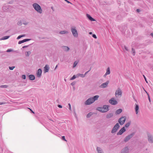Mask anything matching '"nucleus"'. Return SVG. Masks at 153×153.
Returning <instances> with one entry per match:
<instances>
[{"label": "nucleus", "mask_w": 153, "mask_h": 153, "mask_svg": "<svg viewBox=\"0 0 153 153\" xmlns=\"http://www.w3.org/2000/svg\"><path fill=\"white\" fill-rule=\"evenodd\" d=\"M9 37H10V36H4L1 38L0 39V40H3L7 39H8Z\"/></svg>", "instance_id": "bb28decb"}, {"label": "nucleus", "mask_w": 153, "mask_h": 153, "mask_svg": "<svg viewBox=\"0 0 153 153\" xmlns=\"http://www.w3.org/2000/svg\"><path fill=\"white\" fill-rule=\"evenodd\" d=\"M122 91L121 89L118 88L115 91V96L117 98L120 97L122 95Z\"/></svg>", "instance_id": "39448f33"}, {"label": "nucleus", "mask_w": 153, "mask_h": 153, "mask_svg": "<svg viewBox=\"0 0 153 153\" xmlns=\"http://www.w3.org/2000/svg\"><path fill=\"white\" fill-rule=\"evenodd\" d=\"M126 117H122L118 120V122L121 125H123L126 120Z\"/></svg>", "instance_id": "423d86ee"}, {"label": "nucleus", "mask_w": 153, "mask_h": 153, "mask_svg": "<svg viewBox=\"0 0 153 153\" xmlns=\"http://www.w3.org/2000/svg\"><path fill=\"white\" fill-rule=\"evenodd\" d=\"M64 80H65V81H66V79H64Z\"/></svg>", "instance_id": "338daca9"}, {"label": "nucleus", "mask_w": 153, "mask_h": 153, "mask_svg": "<svg viewBox=\"0 0 153 153\" xmlns=\"http://www.w3.org/2000/svg\"><path fill=\"white\" fill-rule=\"evenodd\" d=\"M77 77L80 76L81 77L83 78L85 77V75L83 74H77Z\"/></svg>", "instance_id": "cd10ccee"}, {"label": "nucleus", "mask_w": 153, "mask_h": 153, "mask_svg": "<svg viewBox=\"0 0 153 153\" xmlns=\"http://www.w3.org/2000/svg\"><path fill=\"white\" fill-rule=\"evenodd\" d=\"M62 139L65 141H66V140L65 139V137L64 136L62 137Z\"/></svg>", "instance_id": "a18cd8bd"}, {"label": "nucleus", "mask_w": 153, "mask_h": 153, "mask_svg": "<svg viewBox=\"0 0 153 153\" xmlns=\"http://www.w3.org/2000/svg\"><path fill=\"white\" fill-rule=\"evenodd\" d=\"M33 8L38 13L42 14V10L40 6L36 3H34L32 5Z\"/></svg>", "instance_id": "f03ea898"}, {"label": "nucleus", "mask_w": 153, "mask_h": 153, "mask_svg": "<svg viewBox=\"0 0 153 153\" xmlns=\"http://www.w3.org/2000/svg\"><path fill=\"white\" fill-rule=\"evenodd\" d=\"M109 102L112 105H116L117 104V102L114 98L110 99L109 101Z\"/></svg>", "instance_id": "9b49d317"}, {"label": "nucleus", "mask_w": 153, "mask_h": 153, "mask_svg": "<svg viewBox=\"0 0 153 153\" xmlns=\"http://www.w3.org/2000/svg\"><path fill=\"white\" fill-rule=\"evenodd\" d=\"M151 35L153 37V33H151Z\"/></svg>", "instance_id": "bf43d9fd"}, {"label": "nucleus", "mask_w": 153, "mask_h": 153, "mask_svg": "<svg viewBox=\"0 0 153 153\" xmlns=\"http://www.w3.org/2000/svg\"><path fill=\"white\" fill-rule=\"evenodd\" d=\"M22 78L23 79H26V76L25 75H23L22 76Z\"/></svg>", "instance_id": "58836bf2"}, {"label": "nucleus", "mask_w": 153, "mask_h": 153, "mask_svg": "<svg viewBox=\"0 0 153 153\" xmlns=\"http://www.w3.org/2000/svg\"><path fill=\"white\" fill-rule=\"evenodd\" d=\"M87 17L91 21H95V20L92 18L89 14H86Z\"/></svg>", "instance_id": "412c9836"}, {"label": "nucleus", "mask_w": 153, "mask_h": 153, "mask_svg": "<svg viewBox=\"0 0 153 153\" xmlns=\"http://www.w3.org/2000/svg\"><path fill=\"white\" fill-rule=\"evenodd\" d=\"M110 71L109 68L108 67L106 70V72L105 74V75H107L110 74Z\"/></svg>", "instance_id": "a878e982"}, {"label": "nucleus", "mask_w": 153, "mask_h": 153, "mask_svg": "<svg viewBox=\"0 0 153 153\" xmlns=\"http://www.w3.org/2000/svg\"><path fill=\"white\" fill-rule=\"evenodd\" d=\"M124 49H125V50L127 51H128V48L127 47H126V46H124Z\"/></svg>", "instance_id": "49530a36"}, {"label": "nucleus", "mask_w": 153, "mask_h": 153, "mask_svg": "<svg viewBox=\"0 0 153 153\" xmlns=\"http://www.w3.org/2000/svg\"><path fill=\"white\" fill-rule=\"evenodd\" d=\"M148 140L149 143H153V136L150 134H147Z\"/></svg>", "instance_id": "9d476101"}, {"label": "nucleus", "mask_w": 153, "mask_h": 153, "mask_svg": "<svg viewBox=\"0 0 153 153\" xmlns=\"http://www.w3.org/2000/svg\"><path fill=\"white\" fill-rule=\"evenodd\" d=\"M135 113L136 114H137L138 113V111L139 109V105L136 104H135Z\"/></svg>", "instance_id": "4be33fe9"}, {"label": "nucleus", "mask_w": 153, "mask_h": 153, "mask_svg": "<svg viewBox=\"0 0 153 153\" xmlns=\"http://www.w3.org/2000/svg\"><path fill=\"white\" fill-rule=\"evenodd\" d=\"M68 31L66 30H62L60 31L59 33L61 34H68Z\"/></svg>", "instance_id": "b1692460"}, {"label": "nucleus", "mask_w": 153, "mask_h": 153, "mask_svg": "<svg viewBox=\"0 0 153 153\" xmlns=\"http://www.w3.org/2000/svg\"><path fill=\"white\" fill-rule=\"evenodd\" d=\"M28 23L27 22H25L23 23V24L25 25H27L28 24Z\"/></svg>", "instance_id": "de8ad7c7"}, {"label": "nucleus", "mask_w": 153, "mask_h": 153, "mask_svg": "<svg viewBox=\"0 0 153 153\" xmlns=\"http://www.w3.org/2000/svg\"><path fill=\"white\" fill-rule=\"evenodd\" d=\"M122 111V110L121 109H117L115 113L116 114H120Z\"/></svg>", "instance_id": "393cba45"}, {"label": "nucleus", "mask_w": 153, "mask_h": 153, "mask_svg": "<svg viewBox=\"0 0 153 153\" xmlns=\"http://www.w3.org/2000/svg\"><path fill=\"white\" fill-rule=\"evenodd\" d=\"M65 1H66L68 3H70L71 4V3L69 1L67 0H65Z\"/></svg>", "instance_id": "6e6d98bb"}, {"label": "nucleus", "mask_w": 153, "mask_h": 153, "mask_svg": "<svg viewBox=\"0 0 153 153\" xmlns=\"http://www.w3.org/2000/svg\"><path fill=\"white\" fill-rule=\"evenodd\" d=\"M76 77H77V75H74L71 79H70V80H73L74 79H75V78H76Z\"/></svg>", "instance_id": "72a5a7b5"}, {"label": "nucleus", "mask_w": 153, "mask_h": 153, "mask_svg": "<svg viewBox=\"0 0 153 153\" xmlns=\"http://www.w3.org/2000/svg\"><path fill=\"white\" fill-rule=\"evenodd\" d=\"M132 51L133 52V53L134 54V55L135 53V51L134 49L133 48H132Z\"/></svg>", "instance_id": "37998d69"}, {"label": "nucleus", "mask_w": 153, "mask_h": 153, "mask_svg": "<svg viewBox=\"0 0 153 153\" xmlns=\"http://www.w3.org/2000/svg\"><path fill=\"white\" fill-rule=\"evenodd\" d=\"M68 106H69V110L70 111H71L72 110H71V104L70 103H68Z\"/></svg>", "instance_id": "e433bc0d"}, {"label": "nucleus", "mask_w": 153, "mask_h": 153, "mask_svg": "<svg viewBox=\"0 0 153 153\" xmlns=\"http://www.w3.org/2000/svg\"><path fill=\"white\" fill-rule=\"evenodd\" d=\"M113 116V113L112 112L106 114V117L107 119H108L111 118Z\"/></svg>", "instance_id": "2eb2a0df"}, {"label": "nucleus", "mask_w": 153, "mask_h": 153, "mask_svg": "<svg viewBox=\"0 0 153 153\" xmlns=\"http://www.w3.org/2000/svg\"><path fill=\"white\" fill-rule=\"evenodd\" d=\"M120 126L118 123H117L114 126L111 131V133L112 134L115 133L118 129L119 128Z\"/></svg>", "instance_id": "20e7f679"}, {"label": "nucleus", "mask_w": 153, "mask_h": 153, "mask_svg": "<svg viewBox=\"0 0 153 153\" xmlns=\"http://www.w3.org/2000/svg\"><path fill=\"white\" fill-rule=\"evenodd\" d=\"M31 54L30 51H27L25 52V56H28Z\"/></svg>", "instance_id": "c85d7f7f"}, {"label": "nucleus", "mask_w": 153, "mask_h": 153, "mask_svg": "<svg viewBox=\"0 0 153 153\" xmlns=\"http://www.w3.org/2000/svg\"><path fill=\"white\" fill-rule=\"evenodd\" d=\"M17 25H19L21 26L22 25V22L21 21H19L17 22Z\"/></svg>", "instance_id": "4c0bfd02"}, {"label": "nucleus", "mask_w": 153, "mask_h": 153, "mask_svg": "<svg viewBox=\"0 0 153 153\" xmlns=\"http://www.w3.org/2000/svg\"><path fill=\"white\" fill-rule=\"evenodd\" d=\"M107 75H105V74L104 75V76L105 77Z\"/></svg>", "instance_id": "69168bd1"}, {"label": "nucleus", "mask_w": 153, "mask_h": 153, "mask_svg": "<svg viewBox=\"0 0 153 153\" xmlns=\"http://www.w3.org/2000/svg\"><path fill=\"white\" fill-rule=\"evenodd\" d=\"M146 92L147 93V95L148 96L149 100V102H151V100H150V99L149 95V94L147 93V92L146 91Z\"/></svg>", "instance_id": "a19ab883"}, {"label": "nucleus", "mask_w": 153, "mask_h": 153, "mask_svg": "<svg viewBox=\"0 0 153 153\" xmlns=\"http://www.w3.org/2000/svg\"><path fill=\"white\" fill-rule=\"evenodd\" d=\"M78 63V62L77 61H75L74 63L73 68L75 67L76 66Z\"/></svg>", "instance_id": "473e14b6"}, {"label": "nucleus", "mask_w": 153, "mask_h": 153, "mask_svg": "<svg viewBox=\"0 0 153 153\" xmlns=\"http://www.w3.org/2000/svg\"><path fill=\"white\" fill-rule=\"evenodd\" d=\"M10 5L9 3H7L4 4L3 7L2 9L4 11L7 12L9 10Z\"/></svg>", "instance_id": "1a4fd4ad"}, {"label": "nucleus", "mask_w": 153, "mask_h": 153, "mask_svg": "<svg viewBox=\"0 0 153 153\" xmlns=\"http://www.w3.org/2000/svg\"><path fill=\"white\" fill-rule=\"evenodd\" d=\"M14 68H15V66L10 67V70H13Z\"/></svg>", "instance_id": "8fccbe9b"}, {"label": "nucleus", "mask_w": 153, "mask_h": 153, "mask_svg": "<svg viewBox=\"0 0 153 153\" xmlns=\"http://www.w3.org/2000/svg\"><path fill=\"white\" fill-rule=\"evenodd\" d=\"M71 31L73 36L75 37H77L78 36V34L76 27H72L71 28Z\"/></svg>", "instance_id": "7ed1b4c3"}, {"label": "nucleus", "mask_w": 153, "mask_h": 153, "mask_svg": "<svg viewBox=\"0 0 153 153\" xmlns=\"http://www.w3.org/2000/svg\"><path fill=\"white\" fill-rule=\"evenodd\" d=\"M108 81H107L103 83L100 85V87L101 88H105L106 87L108 83Z\"/></svg>", "instance_id": "4468645a"}, {"label": "nucleus", "mask_w": 153, "mask_h": 153, "mask_svg": "<svg viewBox=\"0 0 153 153\" xmlns=\"http://www.w3.org/2000/svg\"><path fill=\"white\" fill-rule=\"evenodd\" d=\"M143 77H144V79H145V80L146 81V82L147 83H148V81H147V80H146V78L145 76L144 75H143Z\"/></svg>", "instance_id": "c03bdc74"}, {"label": "nucleus", "mask_w": 153, "mask_h": 153, "mask_svg": "<svg viewBox=\"0 0 153 153\" xmlns=\"http://www.w3.org/2000/svg\"><path fill=\"white\" fill-rule=\"evenodd\" d=\"M99 97V95H97L90 97L85 101V104L86 105H90L94 102L95 100H97Z\"/></svg>", "instance_id": "f257e3e1"}, {"label": "nucleus", "mask_w": 153, "mask_h": 153, "mask_svg": "<svg viewBox=\"0 0 153 153\" xmlns=\"http://www.w3.org/2000/svg\"><path fill=\"white\" fill-rule=\"evenodd\" d=\"M76 84V82H73L71 83V85L72 86Z\"/></svg>", "instance_id": "ea45409f"}, {"label": "nucleus", "mask_w": 153, "mask_h": 153, "mask_svg": "<svg viewBox=\"0 0 153 153\" xmlns=\"http://www.w3.org/2000/svg\"><path fill=\"white\" fill-rule=\"evenodd\" d=\"M57 67H58V65H56V67H55V70L57 68Z\"/></svg>", "instance_id": "052dcab7"}, {"label": "nucleus", "mask_w": 153, "mask_h": 153, "mask_svg": "<svg viewBox=\"0 0 153 153\" xmlns=\"http://www.w3.org/2000/svg\"><path fill=\"white\" fill-rule=\"evenodd\" d=\"M7 52H10V49H8L7 51Z\"/></svg>", "instance_id": "4d7b16f0"}, {"label": "nucleus", "mask_w": 153, "mask_h": 153, "mask_svg": "<svg viewBox=\"0 0 153 153\" xmlns=\"http://www.w3.org/2000/svg\"><path fill=\"white\" fill-rule=\"evenodd\" d=\"M8 87V86L7 85H1L0 86V87L2 88H7Z\"/></svg>", "instance_id": "f704fd0d"}, {"label": "nucleus", "mask_w": 153, "mask_h": 153, "mask_svg": "<svg viewBox=\"0 0 153 153\" xmlns=\"http://www.w3.org/2000/svg\"><path fill=\"white\" fill-rule=\"evenodd\" d=\"M89 34H92V32H89Z\"/></svg>", "instance_id": "e2e57ef3"}, {"label": "nucleus", "mask_w": 153, "mask_h": 153, "mask_svg": "<svg viewBox=\"0 0 153 153\" xmlns=\"http://www.w3.org/2000/svg\"><path fill=\"white\" fill-rule=\"evenodd\" d=\"M126 130L125 128V127H123L117 133V135H121L123 134V133L125 132L126 131Z\"/></svg>", "instance_id": "ddd939ff"}, {"label": "nucleus", "mask_w": 153, "mask_h": 153, "mask_svg": "<svg viewBox=\"0 0 153 153\" xmlns=\"http://www.w3.org/2000/svg\"><path fill=\"white\" fill-rule=\"evenodd\" d=\"M131 122H128V123H127L125 126L127 128L130 125Z\"/></svg>", "instance_id": "2f4dec72"}, {"label": "nucleus", "mask_w": 153, "mask_h": 153, "mask_svg": "<svg viewBox=\"0 0 153 153\" xmlns=\"http://www.w3.org/2000/svg\"><path fill=\"white\" fill-rule=\"evenodd\" d=\"M134 135V133H131L126 136L124 140L125 142H126L128 141Z\"/></svg>", "instance_id": "0eeeda50"}, {"label": "nucleus", "mask_w": 153, "mask_h": 153, "mask_svg": "<svg viewBox=\"0 0 153 153\" xmlns=\"http://www.w3.org/2000/svg\"><path fill=\"white\" fill-rule=\"evenodd\" d=\"M62 48V49L65 51H68L70 50V48L68 46H63Z\"/></svg>", "instance_id": "6ab92c4d"}, {"label": "nucleus", "mask_w": 153, "mask_h": 153, "mask_svg": "<svg viewBox=\"0 0 153 153\" xmlns=\"http://www.w3.org/2000/svg\"><path fill=\"white\" fill-rule=\"evenodd\" d=\"M25 36V34H23L19 36L17 38V39H19L21 38L24 37Z\"/></svg>", "instance_id": "c756f323"}, {"label": "nucleus", "mask_w": 153, "mask_h": 153, "mask_svg": "<svg viewBox=\"0 0 153 153\" xmlns=\"http://www.w3.org/2000/svg\"><path fill=\"white\" fill-rule=\"evenodd\" d=\"M28 77L30 80H34L35 79V76L32 74L29 75L28 76Z\"/></svg>", "instance_id": "aec40b11"}, {"label": "nucleus", "mask_w": 153, "mask_h": 153, "mask_svg": "<svg viewBox=\"0 0 153 153\" xmlns=\"http://www.w3.org/2000/svg\"><path fill=\"white\" fill-rule=\"evenodd\" d=\"M136 11H137L138 12H140V10L139 9H137L136 10Z\"/></svg>", "instance_id": "13d9d810"}, {"label": "nucleus", "mask_w": 153, "mask_h": 153, "mask_svg": "<svg viewBox=\"0 0 153 153\" xmlns=\"http://www.w3.org/2000/svg\"><path fill=\"white\" fill-rule=\"evenodd\" d=\"M129 149L128 146H126L123 148L121 150V153H129Z\"/></svg>", "instance_id": "6e6552de"}, {"label": "nucleus", "mask_w": 153, "mask_h": 153, "mask_svg": "<svg viewBox=\"0 0 153 153\" xmlns=\"http://www.w3.org/2000/svg\"><path fill=\"white\" fill-rule=\"evenodd\" d=\"M90 70H89L88 71L86 72L85 74H84V75H85V76L90 71Z\"/></svg>", "instance_id": "3c124183"}, {"label": "nucleus", "mask_w": 153, "mask_h": 153, "mask_svg": "<svg viewBox=\"0 0 153 153\" xmlns=\"http://www.w3.org/2000/svg\"><path fill=\"white\" fill-rule=\"evenodd\" d=\"M30 109L32 113H34V112L33 111H32L30 109Z\"/></svg>", "instance_id": "680f3d73"}, {"label": "nucleus", "mask_w": 153, "mask_h": 153, "mask_svg": "<svg viewBox=\"0 0 153 153\" xmlns=\"http://www.w3.org/2000/svg\"><path fill=\"white\" fill-rule=\"evenodd\" d=\"M8 68H9V69H10V66H9V67H8Z\"/></svg>", "instance_id": "774afa93"}, {"label": "nucleus", "mask_w": 153, "mask_h": 153, "mask_svg": "<svg viewBox=\"0 0 153 153\" xmlns=\"http://www.w3.org/2000/svg\"><path fill=\"white\" fill-rule=\"evenodd\" d=\"M29 45H26V46H24L22 47V48H27L29 46Z\"/></svg>", "instance_id": "864d4df0"}, {"label": "nucleus", "mask_w": 153, "mask_h": 153, "mask_svg": "<svg viewBox=\"0 0 153 153\" xmlns=\"http://www.w3.org/2000/svg\"><path fill=\"white\" fill-rule=\"evenodd\" d=\"M97 110L102 113H104L102 107H98L97 108Z\"/></svg>", "instance_id": "5701e85b"}, {"label": "nucleus", "mask_w": 153, "mask_h": 153, "mask_svg": "<svg viewBox=\"0 0 153 153\" xmlns=\"http://www.w3.org/2000/svg\"><path fill=\"white\" fill-rule=\"evenodd\" d=\"M10 52H11V51H12V49H10Z\"/></svg>", "instance_id": "0e129e2a"}, {"label": "nucleus", "mask_w": 153, "mask_h": 153, "mask_svg": "<svg viewBox=\"0 0 153 153\" xmlns=\"http://www.w3.org/2000/svg\"><path fill=\"white\" fill-rule=\"evenodd\" d=\"M30 40H31L30 39H25L23 40H22L23 41V42L24 43V42L30 41Z\"/></svg>", "instance_id": "c9c22d12"}, {"label": "nucleus", "mask_w": 153, "mask_h": 153, "mask_svg": "<svg viewBox=\"0 0 153 153\" xmlns=\"http://www.w3.org/2000/svg\"><path fill=\"white\" fill-rule=\"evenodd\" d=\"M23 43V40H21V41H19V42H18V44H20L22 43Z\"/></svg>", "instance_id": "79ce46f5"}, {"label": "nucleus", "mask_w": 153, "mask_h": 153, "mask_svg": "<svg viewBox=\"0 0 153 153\" xmlns=\"http://www.w3.org/2000/svg\"><path fill=\"white\" fill-rule=\"evenodd\" d=\"M97 153H104L102 149L99 147H97Z\"/></svg>", "instance_id": "f3484780"}, {"label": "nucleus", "mask_w": 153, "mask_h": 153, "mask_svg": "<svg viewBox=\"0 0 153 153\" xmlns=\"http://www.w3.org/2000/svg\"><path fill=\"white\" fill-rule=\"evenodd\" d=\"M49 67L48 65H46L44 68V71L45 73L48 72L49 71Z\"/></svg>", "instance_id": "a211bd4d"}, {"label": "nucleus", "mask_w": 153, "mask_h": 153, "mask_svg": "<svg viewBox=\"0 0 153 153\" xmlns=\"http://www.w3.org/2000/svg\"><path fill=\"white\" fill-rule=\"evenodd\" d=\"M6 103L5 102H0V105L4 104Z\"/></svg>", "instance_id": "603ef678"}, {"label": "nucleus", "mask_w": 153, "mask_h": 153, "mask_svg": "<svg viewBox=\"0 0 153 153\" xmlns=\"http://www.w3.org/2000/svg\"><path fill=\"white\" fill-rule=\"evenodd\" d=\"M58 106L59 108H62V106L61 105H58Z\"/></svg>", "instance_id": "5fc2aeb1"}, {"label": "nucleus", "mask_w": 153, "mask_h": 153, "mask_svg": "<svg viewBox=\"0 0 153 153\" xmlns=\"http://www.w3.org/2000/svg\"><path fill=\"white\" fill-rule=\"evenodd\" d=\"M42 70L41 69H39L36 73L37 76L38 77H40L42 75Z\"/></svg>", "instance_id": "dca6fc26"}, {"label": "nucleus", "mask_w": 153, "mask_h": 153, "mask_svg": "<svg viewBox=\"0 0 153 153\" xmlns=\"http://www.w3.org/2000/svg\"><path fill=\"white\" fill-rule=\"evenodd\" d=\"M92 112H90L88 113L86 117L87 118H89L92 115Z\"/></svg>", "instance_id": "7c9ffc66"}, {"label": "nucleus", "mask_w": 153, "mask_h": 153, "mask_svg": "<svg viewBox=\"0 0 153 153\" xmlns=\"http://www.w3.org/2000/svg\"><path fill=\"white\" fill-rule=\"evenodd\" d=\"M109 105H104L102 107L103 108L104 113L108 111L109 109Z\"/></svg>", "instance_id": "f8f14e48"}, {"label": "nucleus", "mask_w": 153, "mask_h": 153, "mask_svg": "<svg viewBox=\"0 0 153 153\" xmlns=\"http://www.w3.org/2000/svg\"><path fill=\"white\" fill-rule=\"evenodd\" d=\"M92 36L95 39H96L97 38V36L95 34H93Z\"/></svg>", "instance_id": "09e8293b"}]
</instances>
